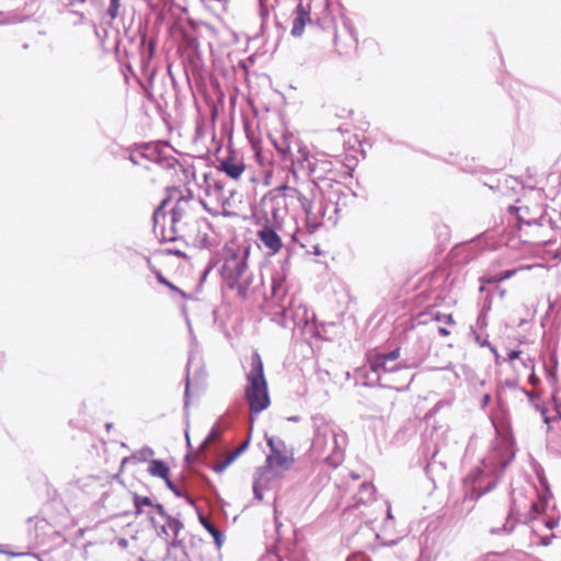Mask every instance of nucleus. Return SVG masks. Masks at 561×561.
<instances>
[{"instance_id": "nucleus-1", "label": "nucleus", "mask_w": 561, "mask_h": 561, "mask_svg": "<svg viewBox=\"0 0 561 561\" xmlns=\"http://www.w3.org/2000/svg\"><path fill=\"white\" fill-rule=\"evenodd\" d=\"M178 194L176 188H172L169 191V196L163 198L154 210L152 219H153V230L157 236L160 237L163 242H171L179 239V233L185 230L187 227L194 225L196 221L201 219L199 217V205L210 213L211 215L222 214L225 216L231 215V213L226 208V205L222 204L219 206H211L207 201L198 202L193 198L192 195L181 196L178 198L175 206L172 209L171 217V226L170 228H165L164 220L165 214L163 211L164 207L169 203V199L174 197Z\"/></svg>"}, {"instance_id": "nucleus-2", "label": "nucleus", "mask_w": 561, "mask_h": 561, "mask_svg": "<svg viewBox=\"0 0 561 561\" xmlns=\"http://www.w3.org/2000/svg\"><path fill=\"white\" fill-rule=\"evenodd\" d=\"M515 458L514 440L511 435L502 437L494 448L482 460L481 467L470 472L465 483L471 485V490L465 497L472 501L493 490L501 479L505 468Z\"/></svg>"}, {"instance_id": "nucleus-3", "label": "nucleus", "mask_w": 561, "mask_h": 561, "mask_svg": "<svg viewBox=\"0 0 561 561\" xmlns=\"http://www.w3.org/2000/svg\"><path fill=\"white\" fill-rule=\"evenodd\" d=\"M248 249H242L234 242L227 243L220 270L226 287L236 291L237 297L242 300L250 298L253 293V275L248 268Z\"/></svg>"}, {"instance_id": "nucleus-4", "label": "nucleus", "mask_w": 561, "mask_h": 561, "mask_svg": "<svg viewBox=\"0 0 561 561\" xmlns=\"http://www.w3.org/2000/svg\"><path fill=\"white\" fill-rule=\"evenodd\" d=\"M312 422L314 431L311 444L312 453L336 467L342 459L341 444L344 443V436L322 415L313 416Z\"/></svg>"}, {"instance_id": "nucleus-5", "label": "nucleus", "mask_w": 561, "mask_h": 561, "mask_svg": "<svg viewBox=\"0 0 561 561\" xmlns=\"http://www.w3.org/2000/svg\"><path fill=\"white\" fill-rule=\"evenodd\" d=\"M245 398L252 413H260L270 405L267 382L264 376L263 360L259 353L250 357V368L247 371Z\"/></svg>"}, {"instance_id": "nucleus-6", "label": "nucleus", "mask_w": 561, "mask_h": 561, "mask_svg": "<svg viewBox=\"0 0 561 561\" xmlns=\"http://www.w3.org/2000/svg\"><path fill=\"white\" fill-rule=\"evenodd\" d=\"M495 356L496 365L500 367L502 373L512 371L515 377L512 379H506V385L508 387H515L518 382V379L524 377V375L528 374L531 368H534L533 360L527 357H523V353H493Z\"/></svg>"}, {"instance_id": "nucleus-7", "label": "nucleus", "mask_w": 561, "mask_h": 561, "mask_svg": "<svg viewBox=\"0 0 561 561\" xmlns=\"http://www.w3.org/2000/svg\"><path fill=\"white\" fill-rule=\"evenodd\" d=\"M266 443L271 449V454L266 457L268 469H288L294 459L285 442L277 436H266Z\"/></svg>"}, {"instance_id": "nucleus-8", "label": "nucleus", "mask_w": 561, "mask_h": 561, "mask_svg": "<svg viewBox=\"0 0 561 561\" xmlns=\"http://www.w3.org/2000/svg\"><path fill=\"white\" fill-rule=\"evenodd\" d=\"M209 230V224L201 218L194 225L181 231L179 233V239L184 240L187 245L193 248L205 249L211 244Z\"/></svg>"}, {"instance_id": "nucleus-9", "label": "nucleus", "mask_w": 561, "mask_h": 561, "mask_svg": "<svg viewBox=\"0 0 561 561\" xmlns=\"http://www.w3.org/2000/svg\"><path fill=\"white\" fill-rule=\"evenodd\" d=\"M400 353H368L367 366L376 379L380 380L381 374L394 373L399 369L397 363ZM368 373V370L366 371Z\"/></svg>"}, {"instance_id": "nucleus-10", "label": "nucleus", "mask_w": 561, "mask_h": 561, "mask_svg": "<svg viewBox=\"0 0 561 561\" xmlns=\"http://www.w3.org/2000/svg\"><path fill=\"white\" fill-rule=\"evenodd\" d=\"M256 236L271 255H275L282 250V239L275 229L268 224L267 219L266 222L257 230Z\"/></svg>"}, {"instance_id": "nucleus-11", "label": "nucleus", "mask_w": 561, "mask_h": 561, "mask_svg": "<svg viewBox=\"0 0 561 561\" xmlns=\"http://www.w3.org/2000/svg\"><path fill=\"white\" fill-rule=\"evenodd\" d=\"M280 190H289L298 198V201L306 214L308 225H311L314 229L321 225L319 218H317L312 214V207H313V202H314V194L312 191L309 195H307L298 188H290L287 186H283V187H280Z\"/></svg>"}, {"instance_id": "nucleus-12", "label": "nucleus", "mask_w": 561, "mask_h": 561, "mask_svg": "<svg viewBox=\"0 0 561 561\" xmlns=\"http://www.w3.org/2000/svg\"><path fill=\"white\" fill-rule=\"evenodd\" d=\"M218 170L225 172L230 179L238 181L245 170V163L234 153L219 160Z\"/></svg>"}, {"instance_id": "nucleus-13", "label": "nucleus", "mask_w": 561, "mask_h": 561, "mask_svg": "<svg viewBox=\"0 0 561 561\" xmlns=\"http://www.w3.org/2000/svg\"><path fill=\"white\" fill-rule=\"evenodd\" d=\"M525 394L528 397L529 402L531 405L540 413L543 422L546 424H550L553 422H557L561 420V408L560 407H546L538 402V397L534 391H526L524 390Z\"/></svg>"}, {"instance_id": "nucleus-14", "label": "nucleus", "mask_w": 561, "mask_h": 561, "mask_svg": "<svg viewBox=\"0 0 561 561\" xmlns=\"http://www.w3.org/2000/svg\"><path fill=\"white\" fill-rule=\"evenodd\" d=\"M198 355H199V353L191 354V356L187 359V364H186L187 377H186L185 400H184L185 411L188 410V405H190V376L194 375L196 377H199L201 375L204 374V369L202 367H199L201 358Z\"/></svg>"}, {"instance_id": "nucleus-15", "label": "nucleus", "mask_w": 561, "mask_h": 561, "mask_svg": "<svg viewBox=\"0 0 561 561\" xmlns=\"http://www.w3.org/2000/svg\"><path fill=\"white\" fill-rule=\"evenodd\" d=\"M426 316L433 318V329L438 331L443 336L449 335L451 333V329L456 328V322L451 314H440L438 312L435 313V317L432 312L423 314V317Z\"/></svg>"}, {"instance_id": "nucleus-16", "label": "nucleus", "mask_w": 561, "mask_h": 561, "mask_svg": "<svg viewBox=\"0 0 561 561\" xmlns=\"http://www.w3.org/2000/svg\"><path fill=\"white\" fill-rule=\"evenodd\" d=\"M310 21L311 20H310L309 12L305 9V7L301 3L298 4L295 10V18L293 21L291 35L301 36L305 31V26L308 23H310Z\"/></svg>"}, {"instance_id": "nucleus-17", "label": "nucleus", "mask_w": 561, "mask_h": 561, "mask_svg": "<svg viewBox=\"0 0 561 561\" xmlns=\"http://www.w3.org/2000/svg\"><path fill=\"white\" fill-rule=\"evenodd\" d=\"M30 527L34 528L35 538L38 542H44L46 537L53 531L50 524L47 519L42 517H33L28 519Z\"/></svg>"}, {"instance_id": "nucleus-18", "label": "nucleus", "mask_w": 561, "mask_h": 561, "mask_svg": "<svg viewBox=\"0 0 561 561\" xmlns=\"http://www.w3.org/2000/svg\"><path fill=\"white\" fill-rule=\"evenodd\" d=\"M249 446V439L242 443L237 449L230 453L224 460L216 462L213 470L222 473Z\"/></svg>"}, {"instance_id": "nucleus-19", "label": "nucleus", "mask_w": 561, "mask_h": 561, "mask_svg": "<svg viewBox=\"0 0 561 561\" xmlns=\"http://www.w3.org/2000/svg\"><path fill=\"white\" fill-rule=\"evenodd\" d=\"M165 523L169 528V533H171L173 536V540L169 543V546L173 548L182 546V540L178 538L180 531L183 529L182 522L172 516H167Z\"/></svg>"}, {"instance_id": "nucleus-20", "label": "nucleus", "mask_w": 561, "mask_h": 561, "mask_svg": "<svg viewBox=\"0 0 561 561\" xmlns=\"http://www.w3.org/2000/svg\"><path fill=\"white\" fill-rule=\"evenodd\" d=\"M293 138L291 133H285L279 140H273L275 150L284 158H288L291 153L290 139Z\"/></svg>"}, {"instance_id": "nucleus-21", "label": "nucleus", "mask_w": 561, "mask_h": 561, "mask_svg": "<svg viewBox=\"0 0 561 561\" xmlns=\"http://www.w3.org/2000/svg\"><path fill=\"white\" fill-rule=\"evenodd\" d=\"M148 472L152 477H159L163 480H167L170 469L162 460L152 459L149 463Z\"/></svg>"}, {"instance_id": "nucleus-22", "label": "nucleus", "mask_w": 561, "mask_h": 561, "mask_svg": "<svg viewBox=\"0 0 561 561\" xmlns=\"http://www.w3.org/2000/svg\"><path fill=\"white\" fill-rule=\"evenodd\" d=\"M198 519L201 524L204 526V528L213 536L217 547H221L224 542V536L221 531L205 516L199 515Z\"/></svg>"}, {"instance_id": "nucleus-23", "label": "nucleus", "mask_w": 561, "mask_h": 561, "mask_svg": "<svg viewBox=\"0 0 561 561\" xmlns=\"http://www.w3.org/2000/svg\"><path fill=\"white\" fill-rule=\"evenodd\" d=\"M374 493H375L374 485L369 482H364L360 484L359 491L356 495L357 501L362 502V503L368 502V501L373 500Z\"/></svg>"}, {"instance_id": "nucleus-24", "label": "nucleus", "mask_w": 561, "mask_h": 561, "mask_svg": "<svg viewBox=\"0 0 561 561\" xmlns=\"http://www.w3.org/2000/svg\"><path fill=\"white\" fill-rule=\"evenodd\" d=\"M222 431L224 428L220 427L218 423L215 424L210 432L208 433L207 437L205 438L203 445H208L217 442L220 438Z\"/></svg>"}, {"instance_id": "nucleus-25", "label": "nucleus", "mask_w": 561, "mask_h": 561, "mask_svg": "<svg viewBox=\"0 0 561 561\" xmlns=\"http://www.w3.org/2000/svg\"><path fill=\"white\" fill-rule=\"evenodd\" d=\"M134 504H135V508H136V513L137 514L141 513V508L144 506H147V507H152L153 506V503L150 500V497H148V496H140V495H135L134 496Z\"/></svg>"}, {"instance_id": "nucleus-26", "label": "nucleus", "mask_w": 561, "mask_h": 561, "mask_svg": "<svg viewBox=\"0 0 561 561\" xmlns=\"http://www.w3.org/2000/svg\"><path fill=\"white\" fill-rule=\"evenodd\" d=\"M167 488L174 493L176 497H185L187 502L192 503L190 496L184 495L183 492L169 479L164 480Z\"/></svg>"}, {"instance_id": "nucleus-27", "label": "nucleus", "mask_w": 561, "mask_h": 561, "mask_svg": "<svg viewBox=\"0 0 561 561\" xmlns=\"http://www.w3.org/2000/svg\"><path fill=\"white\" fill-rule=\"evenodd\" d=\"M527 268H529V266H520L518 268L504 271V272L497 274V280H500V283L504 282V280L511 278L513 275H515L518 271H523V270H527Z\"/></svg>"}, {"instance_id": "nucleus-28", "label": "nucleus", "mask_w": 561, "mask_h": 561, "mask_svg": "<svg viewBox=\"0 0 561 561\" xmlns=\"http://www.w3.org/2000/svg\"><path fill=\"white\" fill-rule=\"evenodd\" d=\"M272 291H273L274 296H276V295H284L285 294V289L283 288V279L280 277L273 278V280H272Z\"/></svg>"}, {"instance_id": "nucleus-29", "label": "nucleus", "mask_w": 561, "mask_h": 561, "mask_svg": "<svg viewBox=\"0 0 561 561\" xmlns=\"http://www.w3.org/2000/svg\"><path fill=\"white\" fill-rule=\"evenodd\" d=\"M119 7H121L119 5V0H111L110 7H108V10H107V13L111 16V19L114 20V19L117 18Z\"/></svg>"}, {"instance_id": "nucleus-30", "label": "nucleus", "mask_w": 561, "mask_h": 561, "mask_svg": "<svg viewBox=\"0 0 561 561\" xmlns=\"http://www.w3.org/2000/svg\"><path fill=\"white\" fill-rule=\"evenodd\" d=\"M320 165L319 162L309 163V171L311 174H313L318 180H324L325 176L320 173Z\"/></svg>"}, {"instance_id": "nucleus-31", "label": "nucleus", "mask_w": 561, "mask_h": 561, "mask_svg": "<svg viewBox=\"0 0 561 561\" xmlns=\"http://www.w3.org/2000/svg\"><path fill=\"white\" fill-rule=\"evenodd\" d=\"M253 493H254L255 499L262 500L263 494H262V490H261V478H256L254 480V482H253Z\"/></svg>"}, {"instance_id": "nucleus-32", "label": "nucleus", "mask_w": 561, "mask_h": 561, "mask_svg": "<svg viewBox=\"0 0 561 561\" xmlns=\"http://www.w3.org/2000/svg\"><path fill=\"white\" fill-rule=\"evenodd\" d=\"M156 274L159 283L165 285L172 290H178V288L172 283H170L160 272H157Z\"/></svg>"}, {"instance_id": "nucleus-33", "label": "nucleus", "mask_w": 561, "mask_h": 561, "mask_svg": "<svg viewBox=\"0 0 561 561\" xmlns=\"http://www.w3.org/2000/svg\"><path fill=\"white\" fill-rule=\"evenodd\" d=\"M480 283L482 285H485V284H497L500 283V280H497V275H494V276H483V277H480Z\"/></svg>"}, {"instance_id": "nucleus-34", "label": "nucleus", "mask_w": 561, "mask_h": 561, "mask_svg": "<svg viewBox=\"0 0 561 561\" xmlns=\"http://www.w3.org/2000/svg\"><path fill=\"white\" fill-rule=\"evenodd\" d=\"M154 454L153 449L150 447H144L140 451V460H146L148 457H152Z\"/></svg>"}, {"instance_id": "nucleus-35", "label": "nucleus", "mask_w": 561, "mask_h": 561, "mask_svg": "<svg viewBox=\"0 0 561 561\" xmlns=\"http://www.w3.org/2000/svg\"><path fill=\"white\" fill-rule=\"evenodd\" d=\"M154 508V511L157 512V514H159L164 520L167 519V516H170L162 504H153L152 506Z\"/></svg>"}, {"instance_id": "nucleus-36", "label": "nucleus", "mask_w": 561, "mask_h": 561, "mask_svg": "<svg viewBox=\"0 0 561 561\" xmlns=\"http://www.w3.org/2000/svg\"><path fill=\"white\" fill-rule=\"evenodd\" d=\"M524 377H527L528 381L533 386H536L539 382V378L535 375L534 368H531V370H529L528 374L524 375Z\"/></svg>"}, {"instance_id": "nucleus-37", "label": "nucleus", "mask_w": 561, "mask_h": 561, "mask_svg": "<svg viewBox=\"0 0 561 561\" xmlns=\"http://www.w3.org/2000/svg\"><path fill=\"white\" fill-rule=\"evenodd\" d=\"M251 148L253 152H261L262 151V144L259 139L251 138Z\"/></svg>"}, {"instance_id": "nucleus-38", "label": "nucleus", "mask_w": 561, "mask_h": 561, "mask_svg": "<svg viewBox=\"0 0 561 561\" xmlns=\"http://www.w3.org/2000/svg\"><path fill=\"white\" fill-rule=\"evenodd\" d=\"M552 538H554V535L541 537V545L549 546L552 542Z\"/></svg>"}, {"instance_id": "nucleus-39", "label": "nucleus", "mask_w": 561, "mask_h": 561, "mask_svg": "<svg viewBox=\"0 0 561 561\" xmlns=\"http://www.w3.org/2000/svg\"><path fill=\"white\" fill-rule=\"evenodd\" d=\"M558 525V520L554 518H550L546 522V526L550 529L554 528Z\"/></svg>"}, {"instance_id": "nucleus-40", "label": "nucleus", "mask_w": 561, "mask_h": 561, "mask_svg": "<svg viewBox=\"0 0 561 561\" xmlns=\"http://www.w3.org/2000/svg\"><path fill=\"white\" fill-rule=\"evenodd\" d=\"M393 520V515H392V512H391V507L390 505H388L387 507V520H386V525L389 523V522H392Z\"/></svg>"}, {"instance_id": "nucleus-41", "label": "nucleus", "mask_w": 561, "mask_h": 561, "mask_svg": "<svg viewBox=\"0 0 561 561\" xmlns=\"http://www.w3.org/2000/svg\"><path fill=\"white\" fill-rule=\"evenodd\" d=\"M162 534H163L165 537H169V536H170L169 528H168L167 524L161 526V531H160L159 536H161Z\"/></svg>"}, {"instance_id": "nucleus-42", "label": "nucleus", "mask_w": 561, "mask_h": 561, "mask_svg": "<svg viewBox=\"0 0 561 561\" xmlns=\"http://www.w3.org/2000/svg\"><path fill=\"white\" fill-rule=\"evenodd\" d=\"M255 156V160L257 161L259 164L263 165V156H262V151L261 152H255L254 153Z\"/></svg>"}, {"instance_id": "nucleus-43", "label": "nucleus", "mask_w": 561, "mask_h": 561, "mask_svg": "<svg viewBox=\"0 0 561 561\" xmlns=\"http://www.w3.org/2000/svg\"><path fill=\"white\" fill-rule=\"evenodd\" d=\"M168 252L172 253V254H174L176 256H181V257L185 256L184 253L182 251H180V250H168Z\"/></svg>"}, {"instance_id": "nucleus-44", "label": "nucleus", "mask_w": 561, "mask_h": 561, "mask_svg": "<svg viewBox=\"0 0 561 561\" xmlns=\"http://www.w3.org/2000/svg\"><path fill=\"white\" fill-rule=\"evenodd\" d=\"M502 531H506V527L505 526L503 528H501V529H495V528L491 529L492 534H501Z\"/></svg>"}, {"instance_id": "nucleus-45", "label": "nucleus", "mask_w": 561, "mask_h": 561, "mask_svg": "<svg viewBox=\"0 0 561 561\" xmlns=\"http://www.w3.org/2000/svg\"><path fill=\"white\" fill-rule=\"evenodd\" d=\"M288 421H289V422H295V423H297V422H299V421H300V416H298V415L290 416V417H288Z\"/></svg>"}, {"instance_id": "nucleus-46", "label": "nucleus", "mask_w": 561, "mask_h": 561, "mask_svg": "<svg viewBox=\"0 0 561 561\" xmlns=\"http://www.w3.org/2000/svg\"><path fill=\"white\" fill-rule=\"evenodd\" d=\"M321 164L332 167V163L330 161H321ZM328 171H331V168L328 169Z\"/></svg>"}, {"instance_id": "nucleus-47", "label": "nucleus", "mask_w": 561, "mask_h": 561, "mask_svg": "<svg viewBox=\"0 0 561 561\" xmlns=\"http://www.w3.org/2000/svg\"><path fill=\"white\" fill-rule=\"evenodd\" d=\"M279 526H280V524L278 523V517H277V515H275V527H276L277 531L279 529Z\"/></svg>"}, {"instance_id": "nucleus-48", "label": "nucleus", "mask_w": 561, "mask_h": 561, "mask_svg": "<svg viewBox=\"0 0 561 561\" xmlns=\"http://www.w3.org/2000/svg\"><path fill=\"white\" fill-rule=\"evenodd\" d=\"M215 187H216V190H217L219 193H221V191H222V185H220V184H217V183H216V184H215Z\"/></svg>"}, {"instance_id": "nucleus-49", "label": "nucleus", "mask_w": 561, "mask_h": 561, "mask_svg": "<svg viewBox=\"0 0 561 561\" xmlns=\"http://www.w3.org/2000/svg\"><path fill=\"white\" fill-rule=\"evenodd\" d=\"M531 508L537 510V504L535 502L531 503Z\"/></svg>"}, {"instance_id": "nucleus-50", "label": "nucleus", "mask_w": 561, "mask_h": 561, "mask_svg": "<svg viewBox=\"0 0 561 561\" xmlns=\"http://www.w3.org/2000/svg\"><path fill=\"white\" fill-rule=\"evenodd\" d=\"M550 354H551L550 360L554 362V353H550Z\"/></svg>"}, {"instance_id": "nucleus-51", "label": "nucleus", "mask_w": 561, "mask_h": 561, "mask_svg": "<svg viewBox=\"0 0 561 561\" xmlns=\"http://www.w3.org/2000/svg\"><path fill=\"white\" fill-rule=\"evenodd\" d=\"M504 296H505V290H504V289H502V290H501V297H504Z\"/></svg>"}, {"instance_id": "nucleus-52", "label": "nucleus", "mask_w": 561, "mask_h": 561, "mask_svg": "<svg viewBox=\"0 0 561 561\" xmlns=\"http://www.w3.org/2000/svg\"><path fill=\"white\" fill-rule=\"evenodd\" d=\"M352 477H353V479H358L357 474H353Z\"/></svg>"}]
</instances>
